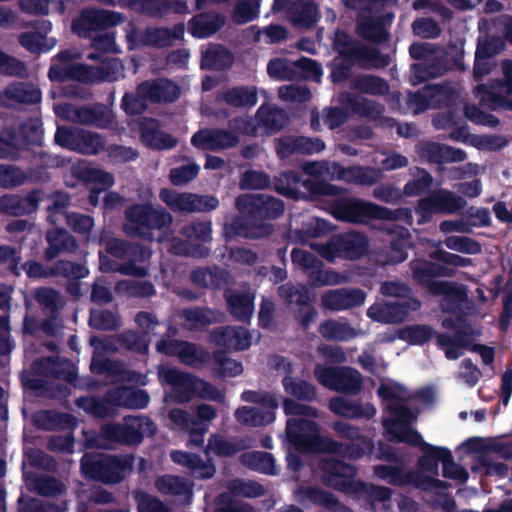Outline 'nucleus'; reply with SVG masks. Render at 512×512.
Listing matches in <instances>:
<instances>
[{"mask_svg":"<svg viewBox=\"0 0 512 512\" xmlns=\"http://www.w3.org/2000/svg\"><path fill=\"white\" fill-rule=\"evenodd\" d=\"M273 189L280 195L298 200L317 199L323 196L335 197L330 203L331 214L338 220L350 223H366L377 220V204L358 198L344 196L346 189L324 180L303 179L294 170L284 171L274 178Z\"/></svg>","mask_w":512,"mask_h":512,"instance_id":"nucleus-1","label":"nucleus"},{"mask_svg":"<svg viewBox=\"0 0 512 512\" xmlns=\"http://www.w3.org/2000/svg\"><path fill=\"white\" fill-rule=\"evenodd\" d=\"M287 442L300 453L334 454L356 461L371 453L372 441L364 436L358 442H341L320 434L319 424L311 419H288L285 428Z\"/></svg>","mask_w":512,"mask_h":512,"instance_id":"nucleus-2","label":"nucleus"},{"mask_svg":"<svg viewBox=\"0 0 512 512\" xmlns=\"http://www.w3.org/2000/svg\"><path fill=\"white\" fill-rule=\"evenodd\" d=\"M240 216H235L226 230L233 236L248 239L269 237L274 226L267 220H276L284 214V202L268 194H242L235 200Z\"/></svg>","mask_w":512,"mask_h":512,"instance_id":"nucleus-3","label":"nucleus"},{"mask_svg":"<svg viewBox=\"0 0 512 512\" xmlns=\"http://www.w3.org/2000/svg\"><path fill=\"white\" fill-rule=\"evenodd\" d=\"M132 454L86 453L81 458L85 479L105 485L121 483L134 469Z\"/></svg>","mask_w":512,"mask_h":512,"instance_id":"nucleus-4","label":"nucleus"},{"mask_svg":"<svg viewBox=\"0 0 512 512\" xmlns=\"http://www.w3.org/2000/svg\"><path fill=\"white\" fill-rule=\"evenodd\" d=\"M124 216L128 222L124 225V231L146 241H153V230L169 229L173 223L170 212L162 206H154L148 202L130 205L125 209Z\"/></svg>","mask_w":512,"mask_h":512,"instance_id":"nucleus-5","label":"nucleus"},{"mask_svg":"<svg viewBox=\"0 0 512 512\" xmlns=\"http://www.w3.org/2000/svg\"><path fill=\"white\" fill-rule=\"evenodd\" d=\"M125 423L103 425L99 436L87 439L90 448L101 447L99 438L125 445H139L144 437H152L157 431L156 424L148 416H128Z\"/></svg>","mask_w":512,"mask_h":512,"instance_id":"nucleus-6","label":"nucleus"},{"mask_svg":"<svg viewBox=\"0 0 512 512\" xmlns=\"http://www.w3.org/2000/svg\"><path fill=\"white\" fill-rule=\"evenodd\" d=\"M402 338L412 345H423L435 338L437 347L444 351L448 360H456L462 356V348L470 344V334L465 328L457 329L452 335L449 333H437L429 325L415 324L407 327Z\"/></svg>","mask_w":512,"mask_h":512,"instance_id":"nucleus-7","label":"nucleus"},{"mask_svg":"<svg viewBox=\"0 0 512 512\" xmlns=\"http://www.w3.org/2000/svg\"><path fill=\"white\" fill-rule=\"evenodd\" d=\"M338 101L342 107H328L323 110L324 123L330 129L338 128L348 121V110L371 119H377L385 110L382 104L351 92H341Z\"/></svg>","mask_w":512,"mask_h":512,"instance_id":"nucleus-8","label":"nucleus"},{"mask_svg":"<svg viewBox=\"0 0 512 512\" xmlns=\"http://www.w3.org/2000/svg\"><path fill=\"white\" fill-rule=\"evenodd\" d=\"M368 246V238L363 233L348 231L332 236L321 246L319 253L329 262L336 258L358 260L367 253Z\"/></svg>","mask_w":512,"mask_h":512,"instance_id":"nucleus-9","label":"nucleus"},{"mask_svg":"<svg viewBox=\"0 0 512 512\" xmlns=\"http://www.w3.org/2000/svg\"><path fill=\"white\" fill-rule=\"evenodd\" d=\"M315 376L324 387L348 395H357L362 389L361 373L348 366H317Z\"/></svg>","mask_w":512,"mask_h":512,"instance_id":"nucleus-10","label":"nucleus"},{"mask_svg":"<svg viewBox=\"0 0 512 512\" xmlns=\"http://www.w3.org/2000/svg\"><path fill=\"white\" fill-rule=\"evenodd\" d=\"M125 21L122 13L100 9H84L72 20V31L77 36L88 39L94 33L105 31Z\"/></svg>","mask_w":512,"mask_h":512,"instance_id":"nucleus-11","label":"nucleus"},{"mask_svg":"<svg viewBox=\"0 0 512 512\" xmlns=\"http://www.w3.org/2000/svg\"><path fill=\"white\" fill-rule=\"evenodd\" d=\"M322 482L339 492L350 493L356 488V466L336 458H324L320 462Z\"/></svg>","mask_w":512,"mask_h":512,"instance_id":"nucleus-12","label":"nucleus"},{"mask_svg":"<svg viewBox=\"0 0 512 512\" xmlns=\"http://www.w3.org/2000/svg\"><path fill=\"white\" fill-rule=\"evenodd\" d=\"M158 379L162 385L170 386L174 399L185 403L197 397L198 377L174 367L158 368Z\"/></svg>","mask_w":512,"mask_h":512,"instance_id":"nucleus-13","label":"nucleus"},{"mask_svg":"<svg viewBox=\"0 0 512 512\" xmlns=\"http://www.w3.org/2000/svg\"><path fill=\"white\" fill-rule=\"evenodd\" d=\"M409 269L413 281L429 294L434 291L441 284V277H453L456 271L441 265L438 261H431L427 259H414L409 263Z\"/></svg>","mask_w":512,"mask_h":512,"instance_id":"nucleus-14","label":"nucleus"},{"mask_svg":"<svg viewBox=\"0 0 512 512\" xmlns=\"http://www.w3.org/2000/svg\"><path fill=\"white\" fill-rule=\"evenodd\" d=\"M276 155L279 159H288L294 155H312L320 153L326 147L318 137L303 135H283L274 139Z\"/></svg>","mask_w":512,"mask_h":512,"instance_id":"nucleus-15","label":"nucleus"},{"mask_svg":"<svg viewBox=\"0 0 512 512\" xmlns=\"http://www.w3.org/2000/svg\"><path fill=\"white\" fill-rule=\"evenodd\" d=\"M421 303L417 299L389 300L383 304H374L367 315L374 321L395 324L403 322L411 311L420 308Z\"/></svg>","mask_w":512,"mask_h":512,"instance_id":"nucleus-16","label":"nucleus"},{"mask_svg":"<svg viewBox=\"0 0 512 512\" xmlns=\"http://www.w3.org/2000/svg\"><path fill=\"white\" fill-rule=\"evenodd\" d=\"M239 143L240 137L224 128L199 130L191 137V144L201 150H226L236 147Z\"/></svg>","mask_w":512,"mask_h":512,"instance_id":"nucleus-17","label":"nucleus"},{"mask_svg":"<svg viewBox=\"0 0 512 512\" xmlns=\"http://www.w3.org/2000/svg\"><path fill=\"white\" fill-rule=\"evenodd\" d=\"M45 193L41 189H33L25 196L5 194L0 197V213L10 216H22L38 210Z\"/></svg>","mask_w":512,"mask_h":512,"instance_id":"nucleus-18","label":"nucleus"},{"mask_svg":"<svg viewBox=\"0 0 512 512\" xmlns=\"http://www.w3.org/2000/svg\"><path fill=\"white\" fill-rule=\"evenodd\" d=\"M289 121L288 113L276 105L262 104L255 113L257 135H275L283 130Z\"/></svg>","mask_w":512,"mask_h":512,"instance_id":"nucleus-19","label":"nucleus"},{"mask_svg":"<svg viewBox=\"0 0 512 512\" xmlns=\"http://www.w3.org/2000/svg\"><path fill=\"white\" fill-rule=\"evenodd\" d=\"M210 341L225 350L243 351L251 345L250 332L241 326H219L209 335Z\"/></svg>","mask_w":512,"mask_h":512,"instance_id":"nucleus-20","label":"nucleus"},{"mask_svg":"<svg viewBox=\"0 0 512 512\" xmlns=\"http://www.w3.org/2000/svg\"><path fill=\"white\" fill-rule=\"evenodd\" d=\"M139 132L141 142L152 150H170L178 144L176 137L161 130V124L155 118H144L139 124Z\"/></svg>","mask_w":512,"mask_h":512,"instance_id":"nucleus-21","label":"nucleus"},{"mask_svg":"<svg viewBox=\"0 0 512 512\" xmlns=\"http://www.w3.org/2000/svg\"><path fill=\"white\" fill-rule=\"evenodd\" d=\"M69 117L76 123L100 129L110 127L115 120L112 110L102 103L73 107Z\"/></svg>","mask_w":512,"mask_h":512,"instance_id":"nucleus-22","label":"nucleus"},{"mask_svg":"<svg viewBox=\"0 0 512 512\" xmlns=\"http://www.w3.org/2000/svg\"><path fill=\"white\" fill-rule=\"evenodd\" d=\"M421 159L432 164H445L462 162L467 154L460 148H455L434 141H424L418 145L417 150Z\"/></svg>","mask_w":512,"mask_h":512,"instance_id":"nucleus-23","label":"nucleus"},{"mask_svg":"<svg viewBox=\"0 0 512 512\" xmlns=\"http://www.w3.org/2000/svg\"><path fill=\"white\" fill-rule=\"evenodd\" d=\"M366 293L360 288L329 290L321 297L322 306L330 311H342L361 306Z\"/></svg>","mask_w":512,"mask_h":512,"instance_id":"nucleus-24","label":"nucleus"},{"mask_svg":"<svg viewBox=\"0 0 512 512\" xmlns=\"http://www.w3.org/2000/svg\"><path fill=\"white\" fill-rule=\"evenodd\" d=\"M41 100V90L28 82H13L0 93V105L5 107H15V103L34 105Z\"/></svg>","mask_w":512,"mask_h":512,"instance_id":"nucleus-25","label":"nucleus"},{"mask_svg":"<svg viewBox=\"0 0 512 512\" xmlns=\"http://www.w3.org/2000/svg\"><path fill=\"white\" fill-rule=\"evenodd\" d=\"M129 5L134 11L152 18L189 12L186 2L182 0H130Z\"/></svg>","mask_w":512,"mask_h":512,"instance_id":"nucleus-26","label":"nucleus"},{"mask_svg":"<svg viewBox=\"0 0 512 512\" xmlns=\"http://www.w3.org/2000/svg\"><path fill=\"white\" fill-rule=\"evenodd\" d=\"M45 240L48 244L43 253V259L51 262L60 254L75 253L79 247L77 239L64 228L47 231Z\"/></svg>","mask_w":512,"mask_h":512,"instance_id":"nucleus-27","label":"nucleus"},{"mask_svg":"<svg viewBox=\"0 0 512 512\" xmlns=\"http://www.w3.org/2000/svg\"><path fill=\"white\" fill-rule=\"evenodd\" d=\"M33 365L35 372L43 377L64 380L74 386L78 379L77 371L57 357H43L36 360Z\"/></svg>","mask_w":512,"mask_h":512,"instance_id":"nucleus-28","label":"nucleus"},{"mask_svg":"<svg viewBox=\"0 0 512 512\" xmlns=\"http://www.w3.org/2000/svg\"><path fill=\"white\" fill-rule=\"evenodd\" d=\"M212 228L210 222H192L182 227L181 234L187 238L188 241H198L200 243H190V249L187 253L192 256L205 258L210 255V249L204 246V243L210 242Z\"/></svg>","mask_w":512,"mask_h":512,"instance_id":"nucleus-29","label":"nucleus"},{"mask_svg":"<svg viewBox=\"0 0 512 512\" xmlns=\"http://www.w3.org/2000/svg\"><path fill=\"white\" fill-rule=\"evenodd\" d=\"M142 90L145 91L151 103H173L180 94V87L173 80L168 78H158L145 80Z\"/></svg>","mask_w":512,"mask_h":512,"instance_id":"nucleus-30","label":"nucleus"},{"mask_svg":"<svg viewBox=\"0 0 512 512\" xmlns=\"http://www.w3.org/2000/svg\"><path fill=\"white\" fill-rule=\"evenodd\" d=\"M190 280L200 288L220 290L230 283L231 274L218 266L197 267L191 271Z\"/></svg>","mask_w":512,"mask_h":512,"instance_id":"nucleus-31","label":"nucleus"},{"mask_svg":"<svg viewBox=\"0 0 512 512\" xmlns=\"http://www.w3.org/2000/svg\"><path fill=\"white\" fill-rule=\"evenodd\" d=\"M184 34V25L176 24L173 29L167 27H146L141 33L140 41L142 45L163 49L173 45L174 41L182 38Z\"/></svg>","mask_w":512,"mask_h":512,"instance_id":"nucleus-32","label":"nucleus"},{"mask_svg":"<svg viewBox=\"0 0 512 512\" xmlns=\"http://www.w3.org/2000/svg\"><path fill=\"white\" fill-rule=\"evenodd\" d=\"M432 295L442 296V309L451 314H461L463 304L468 298L466 289L463 286L448 280L441 281V284Z\"/></svg>","mask_w":512,"mask_h":512,"instance_id":"nucleus-33","label":"nucleus"},{"mask_svg":"<svg viewBox=\"0 0 512 512\" xmlns=\"http://www.w3.org/2000/svg\"><path fill=\"white\" fill-rule=\"evenodd\" d=\"M108 397L111 402H114L115 408L144 409L150 402V396L146 390L126 386L108 389Z\"/></svg>","mask_w":512,"mask_h":512,"instance_id":"nucleus-34","label":"nucleus"},{"mask_svg":"<svg viewBox=\"0 0 512 512\" xmlns=\"http://www.w3.org/2000/svg\"><path fill=\"white\" fill-rule=\"evenodd\" d=\"M329 409L336 415L348 419H371L376 414L373 405L363 406L359 402L348 400L344 397H333L329 401Z\"/></svg>","mask_w":512,"mask_h":512,"instance_id":"nucleus-35","label":"nucleus"},{"mask_svg":"<svg viewBox=\"0 0 512 512\" xmlns=\"http://www.w3.org/2000/svg\"><path fill=\"white\" fill-rule=\"evenodd\" d=\"M225 24L220 13L206 12L195 15L188 22V30L192 36L203 39L217 33Z\"/></svg>","mask_w":512,"mask_h":512,"instance_id":"nucleus-36","label":"nucleus"},{"mask_svg":"<svg viewBox=\"0 0 512 512\" xmlns=\"http://www.w3.org/2000/svg\"><path fill=\"white\" fill-rule=\"evenodd\" d=\"M170 456L174 463L189 469L196 478L210 479L216 472L214 464L205 463L198 454L175 450Z\"/></svg>","mask_w":512,"mask_h":512,"instance_id":"nucleus-37","label":"nucleus"},{"mask_svg":"<svg viewBox=\"0 0 512 512\" xmlns=\"http://www.w3.org/2000/svg\"><path fill=\"white\" fill-rule=\"evenodd\" d=\"M228 312L241 322L249 321L254 311V295L250 292H225Z\"/></svg>","mask_w":512,"mask_h":512,"instance_id":"nucleus-38","label":"nucleus"},{"mask_svg":"<svg viewBox=\"0 0 512 512\" xmlns=\"http://www.w3.org/2000/svg\"><path fill=\"white\" fill-rule=\"evenodd\" d=\"M277 295L287 307L296 305L298 307L309 306L313 302V295L310 288L303 283L286 282L277 288Z\"/></svg>","mask_w":512,"mask_h":512,"instance_id":"nucleus-39","label":"nucleus"},{"mask_svg":"<svg viewBox=\"0 0 512 512\" xmlns=\"http://www.w3.org/2000/svg\"><path fill=\"white\" fill-rule=\"evenodd\" d=\"M232 64V53L221 44L212 45L202 52L200 67L203 70L224 71Z\"/></svg>","mask_w":512,"mask_h":512,"instance_id":"nucleus-40","label":"nucleus"},{"mask_svg":"<svg viewBox=\"0 0 512 512\" xmlns=\"http://www.w3.org/2000/svg\"><path fill=\"white\" fill-rule=\"evenodd\" d=\"M70 175L83 184H99L113 186L114 175L100 168H93L87 164H73L70 168Z\"/></svg>","mask_w":512,"mask_h":512,"instance_id":"nucleus-41","label":"nucleus"},{"mask_svg":"<svg viewBox=\"0 0 512 512\" xmlns=\"http://www.w3.org/2000/svg\"><path fill=\"white\" fill-rule=\"evenodd\" d=\"M36 424L43 430L53 431L73 430L76 428L78 422L72 414L54 410H45L40 412L37 416Z\"/></svg>","mask_w":512,"mask_h":512,"instance_id":"nucleus-42","label":"nucleus"},{"mask_svg":"<svg viewBox=\"0 0 512 512\" xmlns=\"http://www.w3.org/2000/svg\"><path fill=\"white\" fill-rule=\"evenodd\" d=\"M234 416L238 423L248 427L267 426L273 423L276 418L275 411L251 406L237 408Z\"/></svg>","mask_w":512,"mask_h":512,"instance_id":"nucleus-43","label":"nucleus"},{"mask_svg":"<svg viewBox=\"0 0 512 512\" xmlns=\"http://www.w3.org/2000/svg\"><path fill=\"white\" fill-rule=\"evenodd\" d=\"M333 169L338 179L360 185H373L379 178L378 171L372 167L355 166L346 168L336 163L333 165Z\"/></svg>","mask_w":512,"mask_h":512,"instance_id":"nucleus-44","label":"nucleus"},{"mask_svg":"<svg viewBox=\"0 0 512 512\" xmlns=\"http://www.w3.org/2000/svg\"><path fill=\"white\" fill-rule=\"evenodd\" d=\"M241 462L250 470L264 475L275 476L279 474L274 456L265 451H249L241 455Z\"/></svg>","mask_w":512,"mask_h":512,"instance_id":"nucleus-45","label":"nucleus"},{"mask_svg":"<svg viewBox=\"0 0 512 512\" xmlns=\"http://www.w3.org/2000/svg\"><path fill=\"white\" fill-rule=\"evenodd\" d=\"M78 408L95 418H106L115 412L114 402L108 397V390L104 396H81L75 400Z\"/></svg>","mask_w":512,"mask_h":512,"instance_id":"nucleus-46","label":"nucleus"},{"mask_svg":"<svg viewBox=\"0 0 512 512\" xmlns=\"http://www.w3.org/2000/svg\"><path fill=\"white\" fill-rule=\"evenodd\" d=\"M364 46L360 41L352 38L346 31L337 30L333 40V48L340 58L348 61H360Z\"/></svg>","mask_w":512,"mask_h":512,"instance_id":"nucleus-47","label":"nucleus"},{"mask_svg":"<svg viewBox=\"0 0 512 512\" xmlns=\"http://www.w3.org/2000/svg\"><path fill=\"white\" fill-rule=\"evenodd\" d=\"M351 89L373 96H384L390 91V85L384 78L371 74H358L351 80Z\"/></svg>","mask_w":512,"mask_h":512,"instance_id":"nucleus-48","label":"nucleus"},{"mask_svg":"<svg viewBox=\"0 0 512 512\" xmlns=\"http://www.w3.org/2000/svg\"><path fill=\"white\" fill-rule=\"evenodd\" d=\"M17 131L18 147L21 150L29 146H41L43 142L42 121L39 118H28L23 121Z\"/></svg>","mask_w":512,"mask_h":512,"instance_id":"nucleus-49","label":"nucleus"},{"mask_svg":"<svg viewBox=\"0 0 512 512\" xmlns=\"http://www.w3.org/2000/svg\"><path fill=\"white\" fill-rule=\"evenodd\" d=\"M219 99L234 108H250L256 105L258 96L254 86H234L225 90Z\"/></svg>","mask_w":512,"mask_h":512,"instance_id":"nucleus-50","label":"nucleus"},{"mask_svg":"<svg viewBox=\"0 0 512 512\" xmlns=\"http://www.w3.org/2000/svg\"><path fill=\"white\" fill-rule=\"evenodd\" d=\"M319 10L313 1L295 3L290 10V18L294 25L301 28H313L319 20Z\"/></svg>","mask_w":512,"mask_h":512,"instance_id":"nucleus-51","label":"nucleus"},{"mask_svg":"<svg viewBox=\"0 0 512 512\" xmlns=\"http://www.w3.org/2000/svg\"><path fill=\"white\" fill-rule=\"evenodd\" d=\"M284 391L299 401L312 402L317 398V389L310 382L286 375L282 379Z\"/></svg>","mask_w":512,"mask_h":512,"instance_id":"nucleus-52","label":"nucleus"},{"mask_svg":"<svg viewBox=\"0 0 512 512\" xmlns=\"http://www.w3.org/2000/svg\"><path fill=\"white\" fill-rule=\"evenodd\" d=\"M474 95L479 99L482 106L492 111H512V98L510 99L496 91H491L486 84H478L474 89Z\"/></svg>","mask_w":512,"mask_h":512,"instance_id":"nucleus-53","label":"nucleus"},{"mask_svg":"<svg viewBox=\"0 0 512 512\" xmlns=\"http://www.w3.org/2000/svg\"><path fill=\"white\" fill-rule=\"evenodd\" d=\"M357 30L363 39L375 44H382L390 37L381 18L369 17L358 24Z\"/></svg>","mask_w":512,"mask_h":512,"instance_id":"nucleus-54","label":"nucleus"},{"mask_svg":"<svg viewBox=\"0 0 512 512\" xmlns=\"http://www.w3.org/2000/svg\"><path fill=\"white\" fill-rule=\"evenodd\" d=\"M435 204L438 208V214H454L464 209L467 201L454 192L447 189H438L432 192Z\"/></svg>","mask_w":512,"mask_h":512,"instance_id":"nucleus-55","label":"nucleus"},{"mask_svg":"<svg viewBox=\"0 0 512 512\" xmlns=\"http://www.w3.org/2000/svg\"><path fill=\"white\" fill-rule=\"evenodd\" d=\"M323 338L332 341H346L356 336L355 329L347 322L333 319L323 321L319 326Z\"/></svg>","mask_w":512,"mask_h":512,"instance_id":"nucleus-56","label":"nucleus"},{"mask_svg":"<svg viewBox=\"0 0 512 512\" xmlns=\"http://www.w3.org/2000/svg\"><path fill=\"white\" fill-rule=\"evenodd\" d=\"M386 411L393 416L391 419H386L383 424L388 431L390 428H399L402 426L411 425L417 419V412H414L409 406L401 403H390L386 406Z\"/></svg>","mask_w":512,"mask_h":512,"instance_id":"nucleus-57","label":"nucleus"},{"mask_svg":"<svg viewBox=\"0 0 512 512\" xmlns=\"http://www.w3.org/2000/svg\"><path fill=\"white\" fill-rule=\"evenodd\" d=\"M143 82L139 83L135 92H125L121 99V108L128 116L144 113L148 108V96L142 90Z\"/></svg>","mask_w":512,"mask_h":512,"instance_id":"nucleus-58","label":"nucleus"},{"mask_svg":"<svg viewBox=\"0 0 512 512\" xmlns=\"http://www.w3.org/2000/svg\"><path fill=\"white\" fill-rule=\"evenodd\" d=\"M422 455L418 458L417 465L424 472L431 473L434 476L438 475L439 462L442 463L443 455H445L446 447H438L426 443L420 448Z\"/></svg>","mask_w":512,"mask_h":512,"instance_id":"nucleus-59","label":"nucleus"},{"mask_svg":"<svg viewBox=\"0 0 512 512\" xmlns=\"http://www.w3.org/2000/svg\"><path fill=\"white\" fill-rule=\"evenodd\" d=\"M106 252L118 259H127L140 255L144 259L145 249L140 244H134L126 240L112 238L106 242Z\"/></svg>","mask_w":512,"mask_h":512,"instance_id":"nucleus-60","label":"nucleus"},{"mask_svg":"<svg viewBox=\"0 0 512 512\" xmlns=\"http://www.w3.org/2000/svg\"><path fill=\"white\" fill-rule=\"evenodd\" d=\"M432 175L424 168L416 167L410 179L403 188L408 197L420 196L430 191L433 184Z\"/></svg>","mask_w":512,"mask_h":512,"instance_id":"nucleus-61","label":"nucleus"},{"mask_svg":"<svg viewBox=\"0 0 512 512\" xmlns=\"http://www.w3.org/2000/svg\"><path fill=\"white\" fill-rule=\"evenodd\" d=\"M105 149V139L96 132L79 129L74 151L83 155H97Z\"/></svg>","mask_w":512,"mask_h":512,"instance_id":"nucleus-62","label":"nucleus"},{"mask_svg":"<svg viewBox=\"0 0 512 512\" xmlns=\"http://www.w3.org/2000/svg\"><path fill=\"white\" fill-rule=\"evenodd\" d=\"M210 358L211 355L208 350L196 345L195 343L184 340L178 359L186 366L197 368L207 363Z\"/></svg>","mask_w":512,"mask_h":512,"instance_id":"nucleus-63","label":"nucleus"},{"mask_svg":"<svg viewBox=\"0 0 512 512\" xmlns=\"http://www.w3.org/2000/svg\"><path fill=\"white\" fill-rule=\"evenodd\" d=\"M213 372L220 378L236 377L243 372L241 362L228 357L226 351L217 350L213 353Z\"/></svg>","mask_w":512,"mask_h":512,"instance_id":"nucleus-64","label":"nucleus"}]
</instances>
